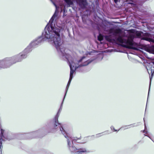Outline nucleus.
<instances>
[{"label": "nucleus", "instance_id": "obj_1", "mask_svg": "<svg viewBox=\"0 0 154 154\" xmlns=\"http://www.w3.org/2000/svg\"><path fill=\"white\" fill-rule=\"evenodd\" d=\"M60 32L59 29L47 25L45 29L44 32L42 33V36L39 37L35 40L38 45L46 40H48L49 42H52L54 44L58 52L63 56L66 57L65 48L62 45V42L60 38Z\"/></svg>", "mask_w": 154, "mask_h": 154}, {"label": "nucleus", "instance_id": "obj_2", "mask_svg": "<svg viewBox=\"0 0 154 154\" xmlns=\"http://www.w3.org/2000/svg\"><path fill=\"white\" fill-rule=\"evenodd\" d=\"M63 99V101L60 106V108L57 112L56 115L53 119V131H55L58 130L65 137L67 138L68 143V146L69 150L71 152H75L77 149L73 145V142H77V143H82L79 141L80 139L77 137H69L67 135V133L62 127L61 124L58 122V118L59 116L60 113L62 109L63 104L64 100Z\"/></svg>", "mask_w": 154, "mask_h": 154}, {"label": "nucleus", "instance_id": "obj_3", "mask_svg": "<svg viewBox=\"0 0 154 154\" xmlns=\"http://www.w3.org/2000/svg\"><path fill=\"white\" fill-rule=\"evenodd\" d=\"M63 99V101L60 106V108L57 112L56 115L53 119V131H55L58 130L65 137L67 138L68 143V146L69 150L71 152H75L77 149L73 145V142H77V143H82L79 141L80 139L77 137H69L67 135V133L62 127L61 124L58 122V118L59 116L60 113L62 109L63 104L64 100Z\"/></svg>", "mask_w": 154, "mask_h": 154}, {"label": "nucleus", "instance_id": "obj_4", "mask_svg": "<svg viewBox=\"0 0 154 154\" xmlns=\"http://www.w3.org/2000/svg\"><path fill=\"white\" fill-rule=\"evenodd\" d=\"M116 41L119 43L125 44H122L121 45L123 47L133 49H136V48L132 46L133 45V40L132 39H126L123 38L122 36L119 35L116 39Z\"/></svg>", "mask_w": 154, "mask_h": 154}, {"label": "nucleus", "instance_id": "obj_5", "mask_svg": "<svg viewBox=\"0 0 154 154\" xmlns=\"http://www.w3.org/2000/svg\"><path fill=\"white\" fill-rule=\"evenodd\" d=\"M86 61H85L84 64H82L79 65L78 67L75 66V64L73 62H69V66L70 69V77L68 83L70 84L72 79L73 78V75L74 72L75 71L76 68L78 67H80L82 66H86L87 65Z\"/></svg>", "mask_w": 154, "mask_h": 154}, {"label": "nucleus", "instance_id": "obj_6", "mask_svg": "<svg viewBox=\"0 0 154 154\" xmlns=\"http://www.w3.org/2000/svg\"><path fill=\"white\" fill-rule=\"evenodd\" d=\"M10 57H7L0 60V69H6L9 67L11 64Z\"/></svg>", "mask_w": 154, "mask_h": 154}, {"label": "nucleus", "instance_id": "obj_7", "mask_svg": "<svg viewBox=\"0 0 154 154\" xmlns=\"http://www.w3.org/2000/svg\"><path fill=\"white\" fill-rule=\"evenodd\" d=\"M67 5L70 6L73 4L74 0H64ZM77 3L82 8H84L86 7L87 5V2L86 0H76Z\"/></svg>", "mask_w": 154, "mask_h": 154}, {"label": "nucleus", "instance_id": "obj_8", "mask_svg": "<svg viewBox=\"0 0 154 154\" xmlns=\"http://www.w3.org/2000/svg\"><path fill=\"white\" fill-rule=\"evenodd\" d=\"M29 47H27L23 51L19 53V57H21V58L19 59L18 61H21L23 59L26 57L27 54L30 52H28V49H29Z\"/></svg>", "mask_w": 154, "mask_h": 154}, {"label": "nucleus", "instance_id": "obj_9", "mask_svg": "<svg viewBox=\"0 0 154 154\" xmlns=\"http://www.w3.org/2000/svg\"><path fill=\"white\" fill-rule=\"evenodd\" d=\"M128 33H134L136 36L137 38H140L141 37L143 32L141 31H139L134 29H129L128 30Z\"/></svg>", "mask_w": 154, "mask_h": 154}, {"label": "nucleus", "instance_id": "obj_10", "mask_svg": "<svg viewBox=\"0 0 154 154\" xmlns=\"http://www.w3.org/2000/svg\"><path fill=\"white\" fill-rule=\"evenodd\" d=\"M53 4L56 7V11H55V13H54V15H53V16L51 18V19L50 20V21H49V23L48 24V25H49L50 26H51L53 27V26L52 25H51V24L50 25V24L52 23L53 22V21L54 20V18H55L56 17H57V15H58V12L57 11V6L53 2Z\"/></svg>", "mask_w": 154, "mask_h": 154}, {"label": "nucleus", "instance_id": "obj_11", "mask_svg": "<svg viewBox=\"0 0 154 154\" xmlns=\"http://www.w3.org/2000/svg\"><path fill=\"white\" fill-rule=\"evenodd\" d=\"M19 54L18 55L10 57V58H11L10 60L12 64L15 63L17 62L20 61H18L19 59H20L21 58V57H19Z\"/></svg>", "mask_w": 154, "mask_h": 154}, {"label": "nucleus", "instance_id": "obj_12", "mask_svg": "<svg viewBox=\"0 0 154 154\" xmlns=\"http://www.w3.org/2000/svg\"><path fill=\"white\" fill-rule=\"evenodd\" d=\"M109 32L110 33L113 32V35H116V34H120L122 33V30L119 28L114 29L113 28L110 29L109 30Z\"/></svg>", "mask_w": 154, "mask_h": 154}, {"label": "nucleus", "instance_id": "obj_13", "mask_svg": "<svg viewBox=\"0 0 154 154\" xmlns=\"http://www.w3.org/2000/svg\"><path fill=\"white\" fill-rule=\"evenodd\" d=\"M37 45H38L35 40L32 42L27 47H29V49H28V52H30L32 50V48L35 47Z\"/></svg>", "mask_w": 154, "mask_h": 154}, {"label": "nucleus", "instance_id": "obj_14", "mask_svg": "<svg viewBox=\"0 0 154 154\" xmlns=\"http://www.w3.org/2000/svg\"><path fill=\"white\" fill-rule=\"evenodd\" d=\"M86 150L85 149L82 148L75 152V154H82L83 153L86 152Z\"/></svg>", "mask_w": 154, "mask_h": 154}, {"label": "nucleus", "instance_id": "obj_15", "mask_svg": "<svg viewBox=\"0 0 154 154\" xmlns=\"http://www.w3.org/2000/svg\"><path fill=\"white\" fill-rule=\"evenodd\" d=\"M142 39L144 40H146V41H149V42H153V40L152 39L150 38L146 37H143L142 38Z\"/></svg>", "mask_w": 154, "mask_h": 154}, {"label": "nucleus", "instance_id": "obj_16", "mask_svg": "<svg viewBox=\"0 0 154 154\" xmlns=\"http://www.w3.org/2000/svg\"><path fill=\"white\" fill-rule=\"evenodd\" d=\"M106 39L109 42L112 41L111 36L110 35H106L105 37Z\"/></svg>", "mask_w": 154, "mask_h": 154}, {"label": "nucleus", "instance_id": "obj_17", "mask_svg": "<svg viewBox=\"0 0 154 154\" xmlns=\"http://www.w3.org/2000/svg\"><path fill=\"white\" fill-rule=\"evenodd\" d=\"M103 36L100 34L98 36V40L100 41L103 40Z\"/></svg>", "mask_w": 154, "mask_h": 154}, {"label": "nucleus", "instance_id": "obj_18", "mask_svg": "<svg viewBox=\"0 0 154 154\" xmlns=\"http://www.w3.org/2000/svg\"><path fill=\"white\" fill-rule=\"evenodd\" d=\"M70 84L69 83H68V84H67V86H66V93H65V94L64 96V99L65 98L66 95L67 91H68V88L69 87V86L70 85Z\"/></svg>", "mask_w": 154, "mask_h": 154}, {"label": "nucleus", "instance_id": "obj_19", "mask_svg": "<svg viewBox=\"0 0 154 154\" xmlns=\"http://www.w3.org/2000/svg\"><path fill=\"white\" fill-rule=\"evenodd\" d=\"M134 37V35H130L128 36V39H132L133 40Z\"/></svg>", "mask_w": 154, "mask_h": 154}, {"label": "nucleus", "instance_id": "obj_20", "mask_svg": "<svg viewBox=\"0 0 154 154\" xmlns=\"http://www.w3.org/2000/svg\"><path fill=\"white\" fill-rule=\"evenodd\" d=\"M85 57H82L81 59L78 61L79 63L83 61H85V60H84L85 59Z\"/></svg>", "mask_w": 154, "mask_h": 154}, {"label": "nucleus", "instance_id": "obj_21", "mask_svg": "<svg viewBox=\"0 0 154 154\" xmlns=\"http://www.w3.org/2000/svg\"><path fill=\"white\" fill-rule=\"evenodd\" d=\"M150 72V73H151V75L152 76L153 75V74L154 72L152 71V69H149V70H148V72L149 74V72Z\"/></svg>", "mask_w": 154, "mask_h": 154}, {"label": "nucleus", "instance_id": "obj_22", "mask_svg": "<svg viewBox=\"0 0 154 154\" xmlns=\"http://www.w3.org/2000/svg\"><path fill=\"white\" fill-rule=\"evenodd\" d=\"M118 2H119V0H114V2L116 4H117Z\"/></svg>", "mask_w": 154, "mask_h": 154}, {"label": "nucleus", "instance_id": "obj_23", "mask_svg": "<svg viewBox=\"0 0 154 154\" xmlns=\"http://www.w3.org/2000/svg\"><path fill=\"white\" fill-rule=\"evenodd\" d=\"M91 61H90L89 60H87V65H88L91 62Z\"/></svg>", "mask_w": 154, "mask_h": 154}, {"label": "nucleus", "instance_id": "obj_24", "mask_svg": "<svg viewBox=\"0 0 154 154\" xmlns=\"http://www.w3.org/2000/svg\"><path fill=\"white\" fill-rule=\"evenodd\" d=\"M114 131H117L116 130H115L114 128Z\"/></svg>", "mask_w": 154, "mask_h": 154}, {"label": "nucleus", "instance_id": "obj_25", "mask_svg": "<svg viewBox=\"0 0 154 154\" xmlns=\"http://www.w3.org/2000/svg\"><path fill=\"white\" fill-rule=\"evenodd\" d=\"M82 19L83 21H84V18H83V17H82Z\"/></svg>", "mask_w": 154, "mask_h": 154}, {"label": "nucleus", "instance_id": "obj_26", "mask_svg": "<svg viewBox=\"0 0 154 154\" xmlns=\"http://www.w3.org/2000/svg\"><path fill=\"white\" fill-rule=\"evenodd\" d=\"M51 0V1H52V0Z\"/></svg>", "mask_w": 154, "mask_h": 154}]
</instances>
